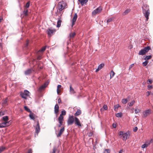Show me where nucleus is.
Here are the masks:
<instances>
[{"instance_id":"19","label":"nucleus","mask_w":153,"mask_h":153,"mask_svg":"<svg viewBox=\"0 0 153 153\" xmlns=\"http://www.w3.org/2000/svg\"><path fill=\"white\" fill-rule=\"evenodd\" d=\"M146 53L144 49H143L139 51L138 54L139 55H143L145 54Z\"/></svg>"},{"instance_id":"37","label":"nucleus","mask_w":153,"mask_h":153,"mask_svg":"<svg viewBox=\"0 0 153 153\" xmlns=\"http://www.w3.org/2000/svg\"><path fill=\"white\" fill-rule=\"evenodd\" d=\"M66 112L64 110H63L61 112V114H60V115L62 116L65 115L66 114Z\"/></svg>"},{"instance_id":"17","label":"nucleus","mask_w":153,"mask_h":153,"mask_svg":"<svg viewBox=\"0 0 153 153\" xmlns=\"http://www.w3.org/2000/svg\"><path fill=\"white\" fill-rule=\"evenodd\" d=\"M88 1V0H78V1L81 4L82 6L84 5Z\"/></svg>"},{"instance_id":"35","label":"nucleus","mask_w":153,"mask_h":153,"mask_svg":"<svg viewBox=\"0 0 153 153\" xmlns=\"http://www.w3.org/2000/svg\"><path fill=\"white\" fill-rule=\"evenodd\" d=\"M104 66V64L102 63L100 64L98 67V68H99V69H100V70Z\"/></svg>"},{"instance_id":"42","label":"nucleus","mask_w":153,"mask_h":153,"mask_svg":"<svg viewBox=\"0 0 153 153\" xmlns=\"http://www.w3.org/2000/svg\"><path fill=\"white\" fill-rule=\"evenodd\" d=\"M24 93L25 94V95H26V96H27L29 95V94L30 93V92H29V91L27 90H25L24 91Z\"/></svg>"},{"instance_id":"55","label":"nucleus","mask_w":153,"mask_h":153,"mask_svg":"<svg viewBox=\"0 0 153 153\" xmlns=\"http://www.w3.org/2000/svg\"><path fill=\"white\" fill-rule=\"evenodd\" d=\"M59 124L58 125V128L60 127L62 124V123L59 122Z\"/></svg>"},{"instance_id":"33","label":"nucleus","mask_w":153,"mask_h":153,"mask_svg":"<svg viewBox=\"0 0 153 153\" xmlns=\"http://www.w3.org/2000/svg\"><path fill=\"white\" fill-rule=\"evenodd\" d=\"M152 57V56L151 55L146 56V57L144 58V59L146 60H147L150 59Z\"/></svg>"},{"instance_id":"50","label":"nucleus","mask_w":153,"mask_h":153,"mask_svg":"<svg viewBox=\"0 0 153 153\" xmlns=\"http://www.w3.org/2000/svg\"><path fill=\"white\" fill-rule=\"evenodd\" d=\"M56 149L55 147H53L52 153H55Z\"/></svg>"},{"instance_id":"51","label":"nucleus","mask_w":153,"mask_h":153,"mask_svg":"<svg viewBox=\"0 0 153 153\" xmlns=\"http://www.w3.org/2000/svg\"><path fill=\"white\" fill-rule=\"evenodd\" d=\"M103 108L105 110H107V109H108L107 106V105H103Z\"/></svg>"},{"instance_id":"44","label":"nucleus","mask_w":153,"mask_h":153,"mask_svg":"<svg viewBox=\"0 0 153 153\" xmlns=\"http://www.w3.org/2000/svg\"><path fill=\"white\" fill-rule=\"evenodd\" d=\"M75 35L76 33L75 32L73 33L70 35V37L72 38L75 36Z\"/></svg>"},{"instance_id":"29","label":"nucleus","mask_w":153,"mask_h":153,"mask_svg":"<svg viewBox=\"0 0 153 153\" xmlns=\"http://www.w3.org/2000/svg\"><path fill=\"white\" fill-rule=\"evenodd\" d=\"M123 115L122 113L120 112L116 114L115 115L117 117H121Z\"/></svg>"},{"instance_id":"4","label":"nucleus","mask_w":153,"mask_h":153,"mask_svg":"<svg viewBox=\"0 0 153 153\" xmlns=\"http://www.w3.org/2000/svg\"><path fill=\"white\" fill-rule=\"evenodd\" d=\"M102 10V8L100 6L92 11V14L93 15H95L97 14L100 13Z\"/></svg>"},{"instance_id":"22","label":"nucleus","mask_w":153,"mask_h":153,"mask_svg":"<svg viewBox=\"0 0 153 153\" xmlns=\"http://www.w3.org/2000/svg\"><path fill=\"white\" fill-rule=\"evenodd\" d=\"M24 108L25 110L27 112L29 113L32 112V111L30 110V109L29 108H28V107L27 106H24Z\"/></svg>"},{"instance_id":"36","label":"nucleus","mask_w":153,"mask_h":153,"mask_svg":"<svg viewBox=\"0 0 153 153\" xmlns=\"http://www.w3.org/2000/svg\"><path fill=\"white\" fill-rule=\"evenodd\" d=\"M28 10H24L23 11V14L25 16H27L28 15Z\"/></svg>"},{"instance_id":"5","label":"nucleus","mask_w":153,"mask_h":153,"mask_svg":"<svg viewBox=\"0 0 153 153\" xmlns=\"http://www.w3.org/2000/svg\"><path fill=\"white\" fill-rule=\"evenodd\" d=\"M74 123L75 124L78 126V127L81 128L82 127V125L80 123V121L79 119L76 117H75L74 118Z\"/></svg>"},{"instance_id":"1","label":"nucleus","mask_w":153,"mask_h":153,"mask_svg":"<svg viewBox=\"0 0 153 153\" xmlns=\"http://www.w3.org/2000/svg\"><path fill=\"white\" fill-rule=\"evenodd\" d=\"M143 13L146 18V20L147 21L150 14L149 6L147 4H145L142 7Z\"/></svg>"},{"instance_id":"3","label":"nucleus","mask_w":153,"mask_h":153,"mask_svg":"<svg viewBox=\"0 0 153 153\" xmlns=\"http://www.w3.org/2000/svg\"><path fill=\"white\" fill-rule=\"evenodd\" d=\"M74 118L73 116H69L67 120V124L68 125H72L74 122Z\"/></svg>"},{"instance_id":"6","label":"nucleus","mask_w":153,"mask_h":153,"mask_svg":"<svg viewBox=\"0 0 153 153\" xmlns=\"http://www.w3.org/2000/svg\"><path fill=\"white\" fill-rule=\"evenodd\" d=\"M55 32L56 30L55 29L49 28L47 30V33L50 36L53 35Z\"/></svg>"},{"instance_id":"27","label":"nucleus","mask_w":153,"mask_h":153,"mask_svg":"<svg viewBox=\"0 0 153 153\" xmlns=\"http://www.w3.org/2000/svg\"><path fill=\"white\" fill-rule=\"evenodd\" d=\"M153 139H151V140L147 141L146 143H147V145L148 146L149 145H150L151 143H153Z\"/></svg>"},{"instance_id":"32","label":"nucleus","mask_w":153,"mask_h":153,"mask_svg":"<svg viewBox=\"0 0 153 153\" xmlns=\"http://www.w3.org/2000/svg\"><path fill=\"white\" fill-rule=\"evenodd\" d=\"M134 102L135 101L134 100H132L131 102L128 103V104L129 106H132L134 105Z\"/></svg>"},{"instance_id":"13","label":"nucleus","mask_w":153,"mask_h":153,"mask_svg":"<svg viewBox=\"0 0 153 153\" xmlns=\"http://www.w3.org/2000/svg\"><path fill=\"white\" fill-rule=\"evenodd\" d=\"M59 111V106L57 104H56L54 107V113L56 115Z\"/></svg>"},{"instance_id":"31","label":"nucleus","mask_w":153,"mask_h":153,"mask_svg":"<svg viewBox=\"0 0 153 153\" xmlns=\"http://www.w3.org/2000/svg\"><path fill=\"white\" fill-rule=\"evenodd\" d=\"M5 149V148L3 146H0V153L4 151Z\"/></svg>"},{"instance_id":"18","label":"nucleus","mask_w":153,"mask_h":153,"mask_svg":"<svg viewBox=\"0 0 153 153\" xmlns=\"http://www.w3.org/2000/svg\"><path fill=\"white\" fill-rule=\"evenodd\" d=\"M47 85L46 83H44L43 85L41 86L39 89V91H41L44 88H45L47 86Z\"/></svg>"},{"instance_id":"25","label":"nucleus","mask_w":153,"mask_h":153,"mask_svg":"<svg viewBox=\"0 0 153 153\" xmlns=\"http://www.w3.org/2000/svg\"><path fill=\"white\" fill-rule=\"evenodd\" d=\"M30 113V114L29 115V117L31 119L34 120L35 119V117H34V116L33 115V114L32 112Z\"/></svg>"},{"instance_id":"58","label":"nucleus","mask_w":153,"mask_h":153,"mask_svg":"<svg viewBox=\"0 0 153 153\" xmlns=\"http://www.w3.org/2000/svg\"><path fill=\"white\" fill-rule=\"evenodd\" d=\"M134 64H132L131 65L129 66V69H130V68H131L133 67V66H134Z\"/></svg>"},{"instance_id":"48","label":"nucleus","mask_w":153,"mask_h":153,"mask_svg":"<svg viewBox=\"0 0 153 153\" xmlns=\"http://www.w3.org/2000/svg\"><path fill=\"white\" fill-rule=\"evenodd\" d=\"M148 63V62L147 61H145V62L143 63V66H146Z\"/></svg>"},{"instance_id":"61","label":"nucleus","mask_w":153,"mask_h":153,"mask_svg":"<svg viewBox=\"0 0 153 153\" xmlns=\"http://www.w3.org/2000/svg\"><path fill=\"white\" fill-rule=\"evenodd\" d=\"M113 127L114 128H116L117 127L116 125V124L113 123Z\"/></svg>"},{"instance_id":"12","label":"nucleus","mask_w":153,"mask_h":153,"mask_svg":"<svg viewBox=\"0 0 153 153\" xmlns=\"http://www.w3.org/2000/svg\"><path fill=\"white\" fill-rule=\"evenodd\" d=\"M65 130V128L64 127L62 128L59 130V133L57 134V137H60L61 135L64 132Z\"/></svg>"},{"instance_id":"34","label":"nucleus","mask_w":153,"mask_h":153,"mask_svg":"<svg viewBox=\"0 0 153 153\" xmlns=\"http://www.w3.org/2000/svg\"><path fill=\"white\" fill-rule=\"evenodd\" d=\"M130 12L129 10H126L123 13V15H125L127 14L128 13Z\"/></svg>"},{"instance_id":"23","label":"nucleus","mask_w":153,"mask_h":153,"mask_svg":"<svg viewBox=\"0 0 153 153\" xmlns=\"http://www.w3.org/2000/svg\"><path fill=\"white\" fill-rule=\"evenodd\" d=\"M77 18V16L76 13L74 14V17L72 19V21H74V22H76Z\"/></svg>"},{"instance_id":"14","label":"nucleus","mask_w":153,"mask_h":153,"mask_svg":"<svg viewBox=\"0 0 153 153\" xmlns=\"http://www.w3.org/2000/svg\"><path fill=\"white\" fill-rule=\"evenodd\" d=\"M69 91L70 94H74L76 93L75 91L74 88L72 87L71 85H70L69 87Z\"/></svg>"},{"instance_id":"54","label":"nucleus","mask_w":153,"mask_h":153,"mask_svg":"<svg viewBox=\"0 0 153 153\" xmlns=\"http://www.w3.org/2000/svg\"><path fill=\"white\" fill-rule=\"evenodd\" d=\"M140 111L139 109H135V113L137 114L140 112Z\"/></svg>"},{"instance_id":"57","label":"nucleus","mask_w":153,"mask_h":153,"mask_svg":"<svg viewBox=\"0 0 153 153\" xmlns=\"http://www.w3.org/2000/svg\"><path fill=\"white\" fill-rule=\"evenodd\" d=\"M148 81L149 82V83H148V84H151L152 83V80L150 79H148Z\"/></svg>"},{"instance_id":"60","label":"nucleus","mask_w":153,"mask_h":153,"mask_svg":"<svg viewBox=\"0 0 153 153\" xmlns=\"http://www.w3.org/2000/svg\"><path fill=\"white\" fill-rule=\"evenodd\" d=\"M32 150L31 149H29L28 150L27 153H32Z\"/></svg>"},{"instance_id":"21","label":"nucleus","mask_w":153,"mask_h":153,"mask_svg":"<svg viewBox=\"0 0 153 153\" xmlns=\"http://www.w3.org/2000/svg\"><path fill=\"white\" fill-rule=\"evenodd\" d=\"M58 120L59 122L63 123V117L62 116L59 115V117H58Z\"/></svg>"},{"instance_id":"40","label":"nucleus","mask_w":153,"mask_h":153,"mask_svg":"<svg viewBox=\"0 0 153 153\" xmlns=\"http://www.w3.org/2000/svg\"><path fill=\"white\" fill-rule=\"evenodd\" d=\"M46 46H45L44 47H42L40 50L39 51L41 52H44L46 49Z\"/></svg>"},{"instance_id":"41","label":"nucleus","mask_w":153,"mask_h":153,"mask_svg":"<svg viewBox=\"0 0 153 153\" xmlns=\"http://www.w3.org/2000/svg\"><path fill=\"white\" fill-rule=\"evenodd\" d=\"M119 107L118 105H117L114 106V110L116 111L117 109Z\"/></svg>"},{"instance_id":"8","label":"nucleus","mask_w":153,"mask_h":153,"mask_svg":"<svg viewBox=\"0 0 153 153\" xmlns=\"http://www.w3.org/2000/svg\"><path fill=\"white\" fill-rule=\"evenodd\" d=\"M36 122L37 123V124L35 126V128L36 133L37 135H38V133L40 131V128L39 122L38 121H37Z\"/></svg>"},{"instance_id":"20","label":"nucleus","mask_w":153,"mask_h":153,"mask_svg":"<svg viewBox=\"0 0 153 153\" xmlns=\"http://www.w3.org/2000/svg\"><path fill=\"white\" fill-rule=\"evenodd\" d=\"M81 113V111L80 109H78L77 110V111L76 112V113L74 114V115L75 116H78Z\"/></svg>"},{"instance_id":"49","label":"nucleus","mask_w":153,"mask_h":153,"mask_svg":"<svg viewBox=\"0 0 153 153\" xmlns=\"http://www.w3.org/2000/svg\"><path fill=\"white\" fill-rule=\"evenodd\" d=\"M124 133L123 131H120L119 132V135L121 136H122L123 137V134Z\"/></svg>"},{"instance_id":"47","label":"nucleus","mask_w":153,"mask_h":153,"mask_svg":"<svg viewBox=\"0 0 153 153\" xmlns=\"http://www.w3.org/2000/svg\"><path fill=\"white\" fill-rule=\"evenodd\" d=\"M29 6H30V2L28 1L26 4L25 7L27 8H28L29 7Z\"/></svg>"},{"instance_id":"26","label":"nucleus","mask_w":153,"mask_h":153,"mask_svg":"<svg viewBox=\"0 0 153 153\" xmlns=\"http://www.w3.org/2000/svg\"><path fill=\"white\" fill-rule=\"evenodd\" d=\"M61 22L62 21L60 19L58 20L57 22V25L56 26L57 27H59L60 26Z\"/></svg>"},{"instance_id":"53","label":"nucleus","mask_w":153,"mask_h":153,"mask_svg":"<svg viewBox=\"0 0 153 153\" xmlns=\"http://www.w3.org/2000/svg\"><path fill=\"white\" fill-rule=\"evenodd\" d=\"M152 88V86L150 85H148V89L149 90H150Z\"/></svg>"},{"instance_id":"63","label":"nucleus","mask_w":153,"mask_h":153,"mask_svg":"<svg viewBox=\"0 0 153 153\" xmlns=\"http://www.w3.org/2000/svg\"><path fill=\"white\" fill-rule=\"evenodd\" d=\"M100 70V69H99V68H98L96 70V71H95V72H97L98 71H99Z\"/></svg>"},{"instance_id":"24","label":"nucleus","mask_w":153,"mask_h":153,"mask_svg":"<svg viewBox=\"0 0 153 153\" xmlns=\"http://www.w3.org/2000/svg\"><path fill=\"white\" fill-rule=\"evenodd\" d=\"M143 49H144L146 53L148 52L149 50L151 49L150 47L148 46L144 48Z\"/></svg>"},{"instance_id":"43","label":"nucleus","mask_w":153,"mask_h":153,"mask_svg":"<svg viewBox=\"0 0 153 153\" xmlns=\"http://www.w3.org/2000/svg\"><path fill=\"white\" fill-rule=\"evenodd\" d=\"M122 102L123 104H126L127 102V100L126 99H124L122 100Z\"/></svg>"},{"instance_id":"45","label":"nucleus","mask_w":153,"mask_h":153,"mask_svg":"<svg viewBox=\"0 0 153 153\" xmlns=\"http://www.w3.org/2000/svg\"><path fill=\"white\" fill-rule=\"evenodd\" d=\"M148 146V145H147V143H145L143 144L142 146V148H144L146 147H147Z\"/></svg>"},{"instance_id":"46","label":"nucleus","mask_w":153,"mask_h":153,"mask_svg":"<svg viewBox=\"0 0 153 153\" xmlns=\"http://www.w3.org/2000/svg\"><path fill=\"white\" fill-rule=\"evenodd\" d=\"M7 98H6L5 99V100H4L3 101V102L2 103H3V104L5 105L7 103Z\"/></svg>"},{"instance_id":"9","label":"nucleus","mask_w":153,"mask_h":153,"mask_svg":"<svg viewBox=\"0 0 153 153\" xmlns=\"http://www.w3.org/2000/svg\"><path fill=\"white\" fill-rule=\"evenodd\" d=\"M130 136V133L128 131L124 133L122 138V139L123 140H126L127 138H129Z\"/></svg>"},{"instance_id":"59","label":"nucleus","mask_w":153,"mask_h":153,"mask_svg":"<svg viewBox=\"0 0 153 153\" xmlns=\"http://www.w3.org/2000/svg\"><path fill=\"white\" fill-rule=\"evenodd\" d=\"M61 102V99L60 98H59L58 100V102L59 103H60Z\"/></svg>"},{"instance_id":"56","label":"nucleus","mask_w":153,"mask_h":153,"mask_svg":"<svg viewBox=\"0 0 153 153\" xmlns=\"http://www.w3.org/2000/svg\"><path fill=\"white\" fill-rule=\"evenodd\" d=\"M137 127H135L134 128V129H133V131H134V132H136L137 130Z\"/></svg>"},{"instance_id":"52","label":"nucleus","mask_w":153,"mask_h":153,"mask_svg":"<svg viewBox=\"0 0 153 153\" xmlns=\"http://www.w3.org/2000/svg\"><path fill=\"white\" fill-rule=\"evenodd\" d=\"M4 114V113L3 111L0 112V116H1Z\"/></svg>"},{"instance_id":"15","label":"nucleus","mask_w":153,"mask_h":153,"mask_svg":"<svg viewBox=\"0 0 153 153\" xmlns=\"http://www.w3.org/2000/svg\"><path fill=\"white\" fill-rule=\"evenodd\" d=\"M2 122H3V121H4V122H10V123H11V122H10V121H8V117L7 116H4L2 118Z\"/></svg>"},{"instance_id":"10","label":"nucleus","mask_w":153,"mask_h":153,"mask_svg":"<svg viewBox=\"0 0 153 153\" xmlns=\"http://www.w3.org/2000/svg\"><path fill=\"white\" fill-rule=\"evenodd\" d=\"M10 124V122H3L0 123V128L5 127L8 126Z\"/></svg>"},{"instance_id":"39","label":"nucleus","mask_w":153,"mask_h":153,"mask_svg":"<svg viewBox=\"0 0 153 153\" xmlns=\"http://www.w3.org/2000/svg\"><path fill=\"white\" fill-rule=\"evenodd\" d=\"M110 150L109 149H105L104 152V153H110Z\"/></svg>"},{"instance_id":"16","label":"nucleus","mask_w":153,"mask_h":153,"mask_svg":"<svg viewBox=\"0 0 153 153\" xmlns=\"http://www.w3.org/2000/svg\"><path fill=\"white\" fill-rule=\"evenodd\" d=\"M28 44H29V41L27 40L26 41V43L25 45V47L24 49L25 50H30V48L28 47Z\"/></svg>"},{"instance_id":"2","label":"nucleus","mask_w":153,"mask_h":153,"mask_svg":"<svg viewBox=\"0 0 153 153\" xmlns=\"http://www.w3.org/2000/svg\"><path fill=\"white\" fill-rule=\"evenodd\" d=\"M66 3L63 1L59 2L58 4V9L59 11H61L65 8H66ZM59 13H60V11Z\"/></svg>"},{"instance_id":"28","label":"nucleus","mask_w":153,"mask_h":153,"mask_svg":"<svg viewBox=\"0 0 153 153\" xmlns=\"http://www.w3.org/2000/svg\"><path fill=\"white\" fill-rule=\"evenodd\" d=\"M115 74V73L114 71L112 70L110 73V79L112 78Z\"/></svg>"},{"instance_id":"7","label":"nucleus","mask_w":153,"mask_h":153,"mask_svg":"<svg viewBox=\"0 0 153 153\" xmlns=\"http://www.w3.org/2000/svg\"><path fill=\"white\" fill-rule=\"evenodd\" d=\"M151 113V111L150 109L145 110L143 112V117L145 118L147 116L149 115Z\"/></svg>"},{"instance_id":"30","label":"nucleus","mask_w":153,"mask_h":153,"mask_svg":"<svg viewBox=\"0 0 153 153\" xmlns=\"http://www.w3.org/2000/svg\"><path fill=\"white\" fill-rule=\"evenodd\" d=\"M21 97L25 99H26L27 98V96H26L25 94L24 93L21 94Z\"/></svg>"},{"instance_id":"38","label":"nucleus","mask_w":153,"mask_h":153,"mask_svg":"<svg viewBox=\"0 0 153 153\" xmlns=\"http://www.w3.org/2000/svg\"><path fill=\"white\" fill-rule=\"evenodd\" d=\"M114 19L113 18H111L107 19V23H108L112 21Z\"/></svg>"},{"instance_id":"64","label":"nucleus","mask_w":153,"mask_h":153,"mask_svg":"<svg viewBox=\"0 0 153 153\" xmlns=\"http://www.w3.org/2000/svg\"><path fill=\"white\" fill-rule=\"evenodd\" d=\"M123 150H121L119 151V153H123Z\"/></svg>"},{"instance_id":"62","label":"nucleus","mask_w":153,"mask_h":153,"mask_svg":"<svg viewBox=\"0 0 153 153\" xmlns=\"http://www.w3.org/2000/svg\"><path fill=\"white\" fill-rule=\"evenodd\" d=\"M61 87V85H58L57 87V88L59 89Z\"/></svg>"},{"instance_id":"11","label":"nucleus","mask_w":153,"mask_h":153,"mask_svg":"<svg viewBox=\"0 0 153 153\" xmlns=\"http://www.w3.org/2000/svg\"><path fill=\"white\" fill-rule=\"evenodd\" d=\"M33 70L32 69H28L25 71V74L26 75H29L31 74Z\"/></svg>"}]
</instances>
